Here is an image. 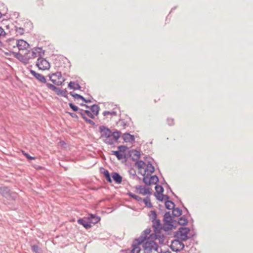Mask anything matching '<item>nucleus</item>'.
I'll return each mask as SVG.
<instances>
[{
	"label": "nucleus",
	"mask_w": 253,
	"mask_h": 253,
	"mask_svg": "<svg viewBox=\"0 0 253 253\" xmlns=\"http://www.w3.org/2000/svg\"><path fill=\"white\" fill-rule=\"evenodd\" d=\"M187 223L188 220L187 218L185 217V215L180 217L177 221V224L181 226L186 225Z\"/></svg>",
	"instance_id": "29"
},
{
	"label": "nucleus",
	"mask_w": 253,
	"mask_h": 253,
	"mask_svg": "<svg viewBox=\"0 0 253 253\" xmlns=\"http://www.w3.org/2000/svg\"><path fill=\"white\" fill-rule=\"evenodd\" d=\"M36 66L40 70H47L50 69V63L45 58L39 57L36 63Z\"/></svg>",
	"instance_id": "7"
},
{
	"label": "nucleus",
	"mask_w": 253,
	"mask_h": 253,
	"mask_svg": "<svg viewBox=\"0 0 253 253\" xmlns=\"http://www.w3.org/2000/svg\"><path fill=\"white\" fill-rule=\"evenodd\" d=\"M134 199H135V200H136L137 201H138V202L142 201V198L137 195H135V197H134Z\"/></svg>",
	"instance_id": "58"
},
{
	"label": "nucleus",
	"mask_w": 253,
	"mask_h": 253,
	"mask_svg": "<svg viewBox=\"0 0 253 253\" xmlns=\"http://www.w3.org/2000/svg\"><path fill=\"white\" fill-rule=\"evenodd\" d=\"M53 76V75H52V73L49 74L48 75L49 80L51 81L53 84H55V83H56V80L52 79Z\"/></svg>",
	"instance_id": "56"
},
{
	"label": "nucleus",
	"mask_w": 253,
	"mask_h": 253,
	"mask_svg": "<svg viewBox=\"0 0 253 253\" xmlns=\"http://www.w3.org/2000/svg\"><path fill=\"white\" fill-rule=\"evenodd\" d=\"M84 114H85L89 118H90L92 119H94V118H95L94 116H95V115H94L93 113H92V112H91L90 111H89L88 110H84Z\"/></svg>",
	"instance_id": "44"
},
{
	"label": "nucleus",
	"mask_w": 253,
	"mask_h": 253,
	"mask_svg": "<svg viewBox=\"0 0 253 253\" xmlns=\"http://www.w3.org/2000/svg\"><path fill=\"white\" fill-rule=\"evenodd\" d=\"M155 171V168L152 164L150 162H148L147 164L146 165V168L145 169L144 172L141 173L139 172V173H141L142 175H144L147 174V173L149 172V173H152Z\"/></svg>",
	"instance_id": "15"
},
{
	"label": "nucleus",
	"mask_w": 253,
	"mask_h": 253,
	"mask_svg": "<svg viewBox=\"0 0 253 253\" xmlns=\"http://www.w3.org/2000/svg\"><path fill=\"white\" fill-rule=\"evenodd\" d=\"M193 236L192 235L191 236V237H192ZM178 237H179V239L183 242V241H186L187 240L189 239L190 238V236H188V234H178Z\"/></svg>",
	"instance_id": "34"
},
{
	"label": "nucleus",
	"mask_w": 253,
	"mask_h": 253,
	"mask_svg": "<svg viewBox=\"0 0 253 253\" xmlns=\"http://www.w3.org/2000/svg\"><path fill=\"white\" fill-rule=\"evenodd\" d=\"M37 53L38 52H37L36 50H35V48L34 50H33L32 52V56L29 57L28 58H29V59L35 58L37 56Z\"/></svg>",
	"instance_id": "53"
},
{
	"label": "nucleus",
	"mask_w": 253,
	"mask_h": 253,
	"mask_svg": "<svg viewBox=\"0 0 253 253\" xmlns=\"http://www.w3.org/2000/svg\"><path fill=\"white\" fill-rule=\"evenodd\" d=\"M131 160L132 161H135V167H136L138 169H143V166L146 165V163L142 160H138L136 159H135L133 157L131 158Z\"/></svg>",
	"instance_id": "20"
},
{
	"label": "nucleus",
	"mask_w": 253,
	"mask_h": 253,
	"mask_svg": "<svg viewBox=\"0 0 253 253\" xmlns=\"http://www.w3.org/2000/svg\"><path fill=\"white\" fill-rule=\"evenodd\" d=\"M190 231V229L188 227H180L178 229V230L174 233V236L175 237L179 238L178 234H185H185H188Z\"/></svg>",
	"instance_id": "17"
},
{
	"label": "nucleus",
	"mask_w": 253,
	"mask_h": 253,
	"mask_svg": "<svg viewBox=\"0 0 253 253\" xmlns=\"http://www.w3.org/2000/svg\"><path fill=\"white\" fill-rule=\"evenodd\" d=\"M102 169L104 170L102 172L103 175L104 177L105 178L107 182L109 183L112 182V179L111 178V176L109 172V171L107 169H104L102 168Z\"/></svg>",
	"instance_id": "27"
},
{
	"label": "nucleus",
	"mask_w": 253,
	"mask_h": 253,
	"mask_svg": "<svg viewBox=\"0 0 253 253\" xmlns=\"http://www.w3.org/2000/svg\"><path fill=\"white\" fill-rule=\"evenodd\" d=\"M15 31L19 35H22L24 34L25 30L24 28L21 27H18L17 26H14Z\"/></svg>",
	"instance_id": "39"
},
{
	"label": "nucleus",
	"mask_w": 253,
	"mask_h": 253,
	"mask_svg": "<svg viewBox=\"0 0 253 253\" xmlns=\"http://www.w3.org/2000/svg\"><path fill=\"white\" fill-rule=\"evenodd\" d=\"M75 99H80L83 101L84 99V96H83L82 95L77 93L76 95H75Z\"/></svg>",
	"instance_id": "54"
},
{
	"label": "nucleus",
	"mask_w": 253,
	"mask_h": 253,
	"mask_svg": "<svg viewBox=\"0 0 253 253\" xmlns=\"http://www.w3.org/2000/svg\"><path fill=\"white\" fill-rule=\"evenodd\" d=\"M103 115L104 116H106L108 115H110L112 116H117V112L116 111H105L103 112Z\"/></svg>",
	"instance_id": "41"
},
{
	"label": "nucleus",
	"mask_w": 253,
	"mask_h": 253,
	"mask_svg": "<svg viewBox=\"0 0 253 253\" xmlns=\"http://www.w3.org/2000/svg\"><path fill=\"white\" fill-rule=\"evenodd\" d=\"M13 51L5 52H4V54L6 56H11V55H13Z\"/></svg>",
	"instance_id": "63"
},
{
	"label": "nucleus",
	"mask_w": 253,
	"mask_h": 253,
	"mask_svg": "<svg viewBox=\"0 0 253 253\" xmlns=\"http://www.w3.org/2000/svg\"><path fill=\"white\" fill-rule=\"evenodd\" d=\"M127 195H128L130 197L134 199V197H135V194H133L132 193L130 192H128L127 193Z\"/></svg>",
	"instance_id": "60"
},
{
	"label": "nucleus",
	"mask_w": 253,
	"mask_h": 253,
	"mask_svg": "<svg viewBox=\"0 0 253 253\" xmlns=\"http://www.w3.org/2000/svg\"><path fill=\"white\" fill-rule=\"evenodd\" d=\"M66 113L67 114H69L73 118L76 119L77 120L79 119L78 115L74 113H72V112H67V111Z\"/></svg>",
	"instance_id": "47"
},
{
	"label": "nucleus",
	"mask_w": 253,
	"mask_h": 253,
	"mask_svg": "<svg viewBox=\"0 0 253 253\" xmlns=\"http://www.w3.org/2000/svg\"><path fill=\"white\" fill-rule=\"evenodd\" d=\"M83 101L85 103H90L91 102V100L90 99H86L84 98V99Z\"/></svg>",
	"instance_id": "62"
},
{
	"label": "nucleus",
	"mask_w": 253,
	"mask_h": 253,
	"mask_svg": "<svg viewBox=\"0 0 253 253\" xmlns=\"http://www.w3.org/2000/svg\"><path fill=\"white\" fill-rule=\"evenodd\" d=\"M69 106L74 112H77L79 110V108L72 102L69 103Z\"/></svg>",
	"instance_id": "43"
},
{
	"label": "nucleus",
	"mask_w": 253,
	"mask_h": 253,
	"mask_svg": "<svg viewBox=\"0 0 253 253\" xmlns=\"http://www.w3.org/2000/svg\"><path fill=\"white\" fill-rule=\"evenodd\" d=\"M69 94L70 95H71V96H72L74 98L75 97V95H76L77 93H74V92L73 91H71L69 92Z\"/></svg>",
	"instance_id": "64"
},
{
	"label": "nucleus",
	"mask_w": 253,
	"mask_h": 253,
	"mask_svg": "<svg viewBox=\"0 0 253 253\" xmlns=\"http://www.w3.org/2000/svg\"><path fill=\"white\" fill-rule=\"evenodd\" d=\"M144 204H145L146 206L149 208H151L153 206L150 202V199L149 197H147L145 198H144L143 200H142Z\"/></svg>",
	"instance_id": "35"
},
{
	"label": "nucleus",
	"mask_w": 253,
	"mask_h": 253,
	"mask_svg": "<svg viewBox=\"0 0 253 253\" xmlns=\"http://www.w3.org/2000/svg\"><path fill=\"white\" fill-rule=\"evenodd\" d=\"M77 112H78V113L81 115L83 119H84V117H85L84 110L79 108V110H78Z\"/></svg>",
	"instance_id": "51"
},
{
	"label": "nucleus",
	"mask_w": 253,
	"mask_h": 253,
	"mask_svg": "<svg viewBox=\"0 0 253 253\" xmlns=\"http://www.w3.org/2000/svg\"><path fill=\"white\" fill-rule=\"evenodd\" d=\"M172 215L174 217H178L182 215V211L178 208L172 206Z\"/></svg>",
	"instance_id": "24"
},
{
	"label": "nucleus",
	"mask_w": 253,
	"mask_h": 253,
	"mask_svg": "<svg viewBox=\"0 0 253 253\" xmlns=\"http://www.w3.org/2000/svg\"><path fill=\"white\" fill-rule=\"evenodd\" d=\"M52 75H53V76L56 77L57 79L59 80L62 77V74L60 72H56V73H52Z\"/></svg>",
	"instance_id": "46"
},
{
	"label": "nucleus",
	"mask_w": 253,
	"mask_h": 253,
	"mask_svg": "<svg viewBox=\"0 0 253 253\" xmlns=\"http://www.w3.org/2000/svg\"><path fill=\"white\" fill-rule=\"evenodd\" d=\"M151 232V228H147L144 231H143V232L140 235V237L138 238H136V240H139L140 239H143V242L146 241V240L148 237L147 236L148 235H149L150 232Z\"/></svg>",
	"instance_id": "21"
},
{
	"label": "nucleus",
	"mask_w": 253,
	"mask_h": 253,
	"mask_svg": "<svg viewBox=\"0 0 253 253\" xmlns=\"http://www.w3.org/2000/svg\"><path fill=\"white\" fill-rule=\"evenodd\" d=\"M111 154L115 155L119 160H121L124 158L126 160V154H123L119 152V151H111Z\"/></svg>",
	"instance_id": "25"
},
{
	"label": "nucleus",
	"mask_w": 253,
	"mask_h": 253,
	"mask_svg": "<svg viewBox=\"0 0 253 253\" xmlns=\"http://www.w3.org/2000/svg\"><path fill=\"white\" fill-rule=\"evenodd\" d=\"M68 87L73 90H80L81 88V85L78 83L72 81L68 84Z\"/></svg>",
	"instance_id": "23"
},
{
	"label": "nucleus",
	"mask_w": 253,
	"mask_h": 253,
	"mask_svg": "<svg viewBox=\"0 0 253 253\" xmlns=\"http://www.w3.org/2000/svg\"><path fill=\"white\" fill-rule=\"evenodd\" d=\"M121 132L119 130H116L114 132H112L111 137H113V138H111L113 139L114 142L115 141L117 142L118 140L121 136Z\"/></svg>",
	"instance_id": "26"
},
{
	"label": "nucleus",
	"mask_w": 253,
	"mask_h": 253,
	"mask_svg": "<svg viewBox=\"0 0 253 253\" xmlns=\"http://www.w3.org/2000/svg\"><path fill=\"white\" fill-rule=\"evenodd\" d=\"M162 195L163 196V197H164V199H166V201H168L169 202L171 201L169 200L170 198H169V196H168V195H164V194H163V195Z\"/></svg>",
	"instance_id": "59"
},
{
	"label": "nucleus",
	"mask_w": 253,
	"mask_h": 253,
	"mask_svg": "<svg viewBox=\"0 0 253 253\" xmlns=\"http://www.w3.org/2000/svg\"><path fill=\"white\" fill-rule=\"evenodd\" d=\"M6 33L4 31L3 29L0 27V36H3L4 37L6 35Z\"/></svg>",
	"instance_id": "55"
},
{
	"label": "nucleus",
	"mask_w": 253,
	"mask_h": 253,
	"mask_svg": "<svg viewBox=\"0 0 253 253\" xmlns=\"http://www.w3.org/2000/svg\"><path fill=\"white\" fill-rule=\"evenodd\" d=\"M129 172L130 174L132 175L133 176H135L136 175V172L135 170L134 169L129 170Z\"/></svg>",
	"instance_id": "61"
},
{
	"label": "nucleus",
	"mask_w": 253,
	"mask_h": 253,
	"mask_svg": "<svg viewBox=\"0 0 253 253\" xmlns=\"http://www.w3.org/2000/svg\"><path fill=\"white\" fill-rule=\"evenodd\" d=\"M64 81H65V79H63L62 81H56V83H55V84H54L56 85H62V84H63V83Z\"/></svg>",
	"instance_id": "57"
},
{
	"label": "nucleus",
	"mask_w": 253,
	"mask_h": 253,
	"mask_svg": "<svg viewBox=\"0 0 253 253\" xmlns=\"http://www.w3.org/2000/svg\"><path fill=\"white\" fill-rule=\"evenodd\" d=\"M83 119L86 123H87L88 124H90L92 126H94L95 125V123L93 121L88 119L86 116L84 117Z\"/></svg>",
	"instance_id": "45"
},
{
	"label": "nucleus",
	"mask_w": 253,
	"mask_h": 253,
	"mask_svg": "<svg viewBox=\"0 0 253 253\" xmlns=\"http://www.w3.org/2000/svg\"><path fill=\"white\" fill-rule=\"evenodd\" d=\"M156 197V199L161 202H163L164 199V197L162 195H154Z\"/></svg>",
	"instance_id": "52"
},
{
	"label": "nucleus",
	"mask_w": 253,
	"mask_h": 253,
	"mask_svg": "<svg viewBox=\"0 0 253 253\" xmlns=\"http://www.w3.org/2000/svg\"><path fill=\"white\" fill-rule=\"evenodd\" d=\"M80 105L81 106L85 107L86 108L89 109L91 112L94 114L95 116H97L99 114V112L100 110L99 106L97 104H93L91 106H89L88 105L84 104L83 103H80Z\"/></svg>",
	"instance_id": "8"
},
{
	"label": "nucleus",
	"mask_w": 253,
	"mask_h": 253,
	"mask_svg": "<svg viewBox=\"0 0 253 253\" xmlns=\"http://www.w3.org/2000/svg\"><path fill=\"white\" fill-rule=\"evenodd\" d=\"M86 219L88 220L89 224L93 223L95 224L100 220V218L95 214H89L86 217Z\"/></svg>",
	"instance_id": "14"
},
{
	"label": "nucleus",
	"mask_w": 253,
	"mask_h": 253,
	"mask_svg": "<svg viewBox=\"0 0 253 253\" xmlns=\"http://www.w3.org/2000/svg\"><path fill=\"white\" fill-rule=\"evenodd\" d=\"M184 247V244L179 239V238H177V239L173 240L171 242V245L169 246L170 249L172 251L176 253L182 251Z\"/></svg>",
	"instance_id": "5"
},
{
	"label": "nucleus",
	"mask_w": 253,
	"mask_h": 253,
	"mask_svg": "<svg viewBox=\"0 0 253 253\" xmlns=\"http://www.w3.org/2000/svg\"><path fill=\"white\" fill-rule=\"evenodd\" d=\"M111 176L116 183L120 184L122 182L123 177L119 173L113 172L111 174Z\"/></svg>",
	"instance_id": "19"
},
{
	"label": "nucleus",
	"mask_w": 253,
	"mask_h": 253,
	"mask_svg": "<svg viewBox=\"0 0 253 253\" xmlns=\"http://www.w3.org/2000/svg\"><path fill=\"white\" fill-rule=\"evenodd\" d=\"M122 138L126 142L133 143L135 141L134 135H131L129 133H125L122 135Z\"/></svg>",
	"instance_id": "16"
},
{
	"label": "nucleus",
	"mask_w": 253,
	"mask_h": 253,
	"mask_svg": "<svg viewBox=\"0 0 253 253\" xmlns=\"http://www.w3.org/2000/svg\"><path fill=\"white\" fill-rule=\"evenodd\" d=\"M133 154L134 156L136 157V159L138 160L140 157V152L139 151L137 150H133L129 152V154L131 156V154Z\"/></svg>",
	"instance_id": "36"
},
{
	"label": "nucleus",
	"mask_w": 253,
	"mask_h": 253,
	"mask_svg": "<svg viewBox=\"0 0 253 253\" xmlns=\"http://www.w3.org/2000/svg\"><path fill=\"white\" fill-rule=\"evenodd\" d=\"M159 233H152L147 238L146 241H154L157 239L158 235Z\"/></svg>",
	"instance_id": "37"
},
{
	"label": "nucleus",
	"mask_w": 253,
	"mask_h": 253,
	"mask_svg": "<svg viewBox=\"0 0 253 253\" xmlns=\"http://www.w3.org/2000/svg\"><path fill=\"white\" fill-rule=\"evenodd\" d=\"M10 189L6 186H1L0 187V194L5 198H7L10 196Z\"/></svg>",
	"instance_id": "22"
},
{
	"label": "nucleus",
	"mask_w": 253,
	"mask_h": 253,
	"mask_svg": "<svg viewBox=\"0 0 253 253\" xmlns=\"http://www.w3.org/2000/svg\"><path fill=\"white\" fill-rule=\"evenodd\" d=\"M118 150L117 151H119V152L125 153L126 151L128 149V147L126 145H120L118 147Z\"/></svg>",
	"instance_id": "42"
},
{
	"label": "nucleus",
	"mask_w": 253,
	"mask_h": 253,
	"mask_svg": "<svg viewBox=\"0 0 253 253\" xmlns=\"http://www.w3.org/2000/svg\"><path fill=\"white\" fill-rule=\"evenodd\" d=\"M174 217L171 215L169 211H167L164 215L163 222L165 226H163V230L165 231L176 228L177 221L174 219Z\"/></svg>",
	"instance_id": "1"
},
{
	"label": "nucleus",
	"mask_w": 253,
	"mask_h": 253,
	"mask_svg": "<svg viewBox=\"0 0 253 253\" xmlns=\"http://www.w3.org/2000/svg\"><path fill=\"white\" fill-rule=\"evenodd\" d=\"M165 239V236L164 234H161V232L160 231V234H158L157 238V240H159V244L161 245H165L164 241Z\"/></svg>",
	"instance_id": "31"
},
{
	"label": "nucleus",
	"mask_w": 253,
	"mask_h": 253,
	"mask_svg": "<svg viewBox=\"0 0 253 253\" xmlns=\"http://www.w3.org/2000/svg\"><path fill=\"white\" fill-rule=\"evenodd\" d=\"M99 131L101 133L100 138H105L104 142L110 145L114 144V141L111 138L112 131L108 127L104 126H101L99 127Z\"/></svg>",
	"instance_id": "2"
},
{
	"label": "nucleus",
	"mask_w": 253,
	"mask_h": 253,
	"mask_svg": "<svg viewBox=\"0 0 253 253\" xmlns=\"http://www.w3.org/2000/svg\"><path fill=\"white\" fill-rule=\"evenodd\" d=\"M152 173H147L144 175L142 181L146 186H150L152 184H156L159 182V178L157 175H151Z\"/></svg>",
	"instance_id": "4"
},
{
	"label": "nucleus",
	"mask_w": 253,
	"mask_h": 253,
	"mask_svg": "<svg viewBox=\"0 0 253 253\" xmlns=\"http://www.w3.org/2000/svg\"><path fill=\"white\" fill-rule=\"evenodd\" d=\"M35 50H36L39 54V57H42V56L44 54L45 51L44 50H43L41 47L35 48Z\"/></svg>",
	"instance_id": "40"
},
{
	"label": "nucleus",
	"mask_w": 253,
	"mask_h": 253,
	"mask_svg": "<svg viewBox=\"0 0 253 253\" xmlns=\"http://www.w3.org/2000/svg\"><path fill=\"white\" fill-rule=\"evenodd\" d=\"M144 253H152L153 250L158 252L159 246L154 241H145L142 243Z\"/></svg>",
	"instance_id": "3"
},
{
	"label": "nucleus",
	"mask_w": 253,
	"mask_h": 253,
	"mask_svg": "<svg viewBox=\"0 0 253 253\" xmlns=\"http://www.w3.org/2000/svg\"><path fill=\"white\" fill-rule=\"evenodd\" d=\"M31 250L35 253H43L42 248L37 245H32Z\"/></svg>",
	"instance_id": "30"
},
{
	"label": "nucleus",
	"mask_w": 253,
	"mask_h": 253,
	"mask_svg": "<svg viewBox=\"0 0 253 253\" xmlns=\"http://www.w3.org/2000/svg\"><path fill=\"white\" fill-rule=\"evenodd\" d=\"M77 222L79 224L82 225L86 229H88L91 227V225L90 224H89L86 217L80 218L78 220Z\"/></svg>",
	"instance_id": "18"
},
{
	"label": "nucleus",
	"mask_w": 253,
	"mask_h": 253,
	"mask_svg": "<svg viewBox=\"0 0 253 253\" xmlns=\"http://www.w3.org/2000/svg\"><path fill=\"white\" fill-rule=\"evenodd\" d=\"M138 193L143 195H145L146 194L151 195L152 194L149 188H144L143 192L138 191Z\"/></svg>",
	"instance_id": "38"
},
{
	"label": "nucleus",
	"mask_w": 253,
	"mask_h": 253,
	"mask_svg": "<svg viewBox=\"0 0 253 253\" xmlns=\"http://www.w3.org/2000/svg\"><path fill=\"white\" fill-rule=\"evenodd\" d=\"M143 243V239H140L139 240H136V239H135L133 241V243L131 245V247L132 248V249H133L135 248V250L134 251V253H139L141 249L140 247H138L139 245L142 244Z\"/></svg>",
	"instance_id": "13"
},
{
	"label": "nucleus",
	"mask_w": 253,
	"mask_h": 253,
	"mask_svg": "<svg viewBox=\"0 0 253 253\" xmlns=\"http://www.w3.org/2000/svg\"><path fill=\"white\" fill-rule=\"evenodd\" d=\"M167 122L169 126H173L174 124V119L172 118H168L167 119Z\"/></svg>",
	"instance_id": "49"
},
{
	"label": "nucleus",
	"mask_w": 253,
	"mask_h": 253,
	"mask_svg": "<svg viewBox=\"0 0 253 253\" xmlns=\"http://www.w3.org/2000/svg\"><path fill=\"white\" fill-rule=\"evenodd\" d=\"M156 192L154 195H163L164 189L162 185L157 184L155 187Z\"/></svg>",
	"instance_id": "28"
},
{
	"label": "nucleus",
	"mask_w": 253,
	"mask_h": 253,
	"mask_svg": "<svg viewBox=\"0 0 253 253\" xmlns=\"http://www.w3.org/2000/svg\"><path fill=\"white\" fill-rule=\"evenodd\" d=\"M13 56L18 59L20 61L23 62L25 64H27L29 62V58L26 57L25 55H22L20 52H13Z\"/></svg>",
	"instance_id": "11"
},
{
	"label": "nucleus",
	"mask_w": 253,
	"mask_h": 253,
	"mask_svg": "<svg viewBox=\"0 0 253 253\" xmlns=\"http://www.w3.org/2000/svg\"><path fill=\"white\" fill-rule=\"evenodd\" d=\"M149 217L150 219L151 220L152 222L158 219H157V214L155 211H150V214H149Z\"/></svg>",
	"instance_id": "32"
},
{
	"label": "nucleus",
	"mask_w": 253,
	"mask_h": 253,
	"mask_svg": "<svg viewBox=\"0 0 253 253\" xmlns=\"http://www.w3.org/2000/svg\"><path fill=\"white\" fill-rule=\"evenodd\" d=\"M16 45L19 50L27 49L30 46V44L23 40H17Z\"/></svg>",
	"instance_id": "10"
},
{
	"label": "nucleus",
	"mask_w": 253,
	"mask_h": 253,
	"mask_svg": "<svg viewBox=\"0 0 253 253\" xmlns=\"http://www.w3.org/2000/svg\"><path fill=\"white\" fill-rule=\"evenodd\" d=\"M23 154L28 160H35L36 159L35 157L31 156L29 154L27 153L23 152Z\"/></svg>",
	"instance_id": "48"
},
{
	"label": "nucleus",
	"mask_w": 253,
	"mask_h": 253,
	"mask_svg": "<svg viewBox=\"0 0 253 253\" xmlns=\"http://www.w3.org/2000/svg\"><path fill=\"white\" fill-rule=\"evenodd\" d=\"M165 205L166 208L168 210H172V206L175 207V204L172 201H165Z\"/></svg>",
	"instance_id": "33"
},
{
	"label": "nucleus",
	"mask_w": 253,
	"mask_h": 253,
	"mask_svg": "<svg viewBox=\"0 0 253 253\" xmlns=\"http://www.w3.org/2000/svg\"><path fill=\"white\" fill-rule=\"evenodd\" d=\"M136 192L138 193V191L143 192L144 188L141 185H138L135 187Z\"/></svg>",
	"instance_id": "50"
},
{
	"label": "nucleus",
	"mask_w": 253,
	"mask_h": 253,
	"mask_svg": "<svg viewBox=\"0 0 253 253\" xmlns=\"http://www.w3.org/2000/svg\"><path fill=\"white\" fill-rule=\"evenodd\" d=\"M152 222V227L153 228L154 232L160 233V231H161L162 229H163V227L162 226L160 220L158 219Z\"/></svg>",
	"instance_id": "12"
},
{
	"label": "nucleus",
	"mask_w": 253,
	"mask_h": 253,
	"mask_svg": "<svg viewBox=\"0 0 253 253\" xmlns=\"http://www.w3.org/2000/svg\"><path fill=\"white\" fill-rule=\"evenodd\" d=\"M30 73L40 82L43 84H45L46 85V80L44 76L42 75L36 73L35 71L33 70H30Z\"/></svg>",
	"instance_id": "9"
},
{
	"label": "nucleus",
	"mask_w": 253,
	"mask_h": 253,
	"mask_svg": "<svg viewBox=\"0 0 253 253\" xmlns=\"http://www.w3.org/2000/svg\"><path fill=\"white\" fill-rule=\"evenodd\" d=\"M46 86L49 89L54 91L57 95L68 99L67 90H66V89L62 90L60 88L57 87L55 86L54 85L50 83H46Z\"/></svg>",
	"instance_id": "6"
}]
</instances>
